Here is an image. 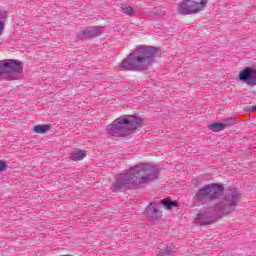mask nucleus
<instances>
[{"instance_id":"nucleus-18","label":"nucleus","mask_w":256,"mask_h":256,"mask_svg":"<svg viewBox=\"0 0 256 256\" xmlns=\"http://www.w3.org/2000/svg\"><path fill=\"white\" fill-rule=\"evenodd\" d=\"M237 123V119L235 117H229L224 120L223 125H227V127H231Z\"/></svg>"},{"instance_id":"nucleus-5","label":"nucleus","mask_w":256,"mask_h":256,"mask_svg":"<svg viewBox=\"0 0 256 256\" xmlns=\"http://www.w3.org/2000/svg\"><path fill=\"white\" fill-rule=\"evenodd\" d=\"M239 199H241V193L239 190L235 187L229 188L225 193L223 201L214 206L216 215H227L229 213H233L235 211V207H237V203H239Z\"/></svg>"},{"instance_id":"nucleus-7","label":"nucleus","mask_w":256,"mask_h":256,"mask_svg":"<svg viewBox=\"0 0 256 256\" xmlns=\"http://www.w3.org/2000/svg\"><path fill=\"white\" fill-rule=\"evenodd\" d=\"M207 0H183L177 7L179 15H196L207 7Z\"/></svg>"},{"instance_id":"nucleus-3","label":"nucleus","mask_w":256,"mask_h":256,"mask_svg":"<svg viewBox=\"0 0 256 256\" xmlns=\"http://www.w3.org/2000/svg\"><path fill=\"white\" fill-rule=\"evenodd\" d=\"M143 119L137 115H123L116 118L106 128V133L110 137H127L129 132L141 127Z\"/></svg>"},{"instance_id":"nucleus-11","label":"nucleus","mask_w":256,"mask_h":256,"mask_svg":"<svg viewBox=\"0 0 256 256\" xmlns=\"http://www.w3.org/2000/svg\"><path fill=\"white\" fill-rule=\"evenodd\" d=\"M87 157V151L85 150H76L69 155L70 161H81Z\"/></svg>"},{"instance_id":"nucleus-12","label":"nucleus","mask_w":256,"mask_h":256,"mask_svg":"<svg viewBox=\"0 0 256 256\" xmlns=\"http://www.w3.org/2000/svg\"><path fill=\"white\" fill-rule=\"evenodd\" d=\"M208 129H210V131H213V133H219V131H224V129H227V124H223L221 122H214L208 125Z\"/></svg>"},{"instance_id":"nucleus-16","label":"nucleus","mask_w":256,"mask_h":256,"mask_svg":"<svg viewBox=\"0 0 256 256\" xmlns=\"http://www.w3.org/2000/svg\"><path fill=\"white\" fill-rule=\"evenodd\" d=\"M121 9L125 15H128V17H133V15H135V9L131 6L122 5Z\"/></svg>"},{"instance_id":"nucleus-20","label":"nucleus","mask_w":256,"mask_h":256,"mask_svg":"<svg viewBox=\"0 0 256 256\" xmlns=\"http://www.w3.org/2000/svg\"><path fill=\"white\" fill-rule=\"evenodd\" d=\"M248 111H256V106H248Z\"/></svg>"},{"instance_id":"nucleus-2","label":"nucleus","mask_w":256,"mask_h":256,"mask_svg":"<svg viewBox=\"0 0 256 256\" xmlns=\"http://www.w3.org/2000/svg\"><path fill=\"white\" fill-rule=\"evenodd\" d=\"M159 55L155 46L139 45L125 58L119 66L120 71H147Z\"/></svg>"},{"instance_id":"nucleus-8","label":"nucleus","mask_w":256,"mask_h":256,"mask_svg":"<svg viewBox=\"0 0 256 256\" xmlns=\"http://www.w3.org/2000/svg\"><path fill=\"white\" fill-rule=\"evenodd\" d=\"M161 204L157 202H150L146 208V218L153 221H159L163 217V212L159 210Z\"/></svg>"},{"instance_id":"nucleus-10","label":"nucleus","mask_w":256,"mask_h":256,"mask_svg":"<svg viewBox=\"0 0 256 256\" xmlns=\"http://www.w3.org/2000/svg\"><path fill=\"white\" fill-rule=\"evenodd\" d=\"M214 221L215 216L211 215L209 212L199 213L195 219L196 225H211Z\"/></svg>"},{"instance_id":"nucleus-13","label":"nucleus","mask_w":256,"mask_h":256,"mask_svg":"<svg viewBox=\"0 0 256 256\" xmlns=\"http://www.w3.org/2000/svg\"><path fill=\"white\" fill-rule=\"evenodd\" d=\"M175 251H176L175 246L171 245V246H167L163 250H160L158 252V255H160V256H171L175 253Z\"/></svg>"},{"instance_id":"nucleus-14","label":"nucleus","mask_w":256,"mask_h":256,"mask_svg":"<svg viewBox=\"0 0 256 256\" xmlns=\"http://www.w3.org/2000/svg\"><path fill=\"white\" fill-rule=\"evenodd\" d=\"M49 129H51V126L48 125V124H44V125H36V126H34L33 131H35L38 134L43 135V134L47 133V131H49Z\"/></svg>"},{"instance_id":"nucleus-19","label":"nucleus","mask_w":256,"mask_h":256,"mask_svg":"<svg viewBox=\"0 0 256 256\" xmlns=\"http://www.w3.org/2000/svg\"><path fill=\"white\" fill-rule=\"evenodd\" d=\"M3 171H7V164L0 160V173H3Z\"/></svg>"},{"instance_id":"nucleus-9","label":"nucleus","mask_w":256,"mask_h":256,"mask_svg":"<svg viewBox=\"0 0 256 256\" xmlns=\"http://www.w3.org/2000/svg\"><path fill=\"white\" fill-rule=\"evenodd\" d=\"M102 33H103V27L94 26V27H90V28L81 30L77 34V38L78 39H93V37H99V35H101Z\"/></svg>"},{"instance_id":"nucleus-17","label":"nucleus","mask_w":256,"mask_h":256,"mask_svg":"<svg viewBox=\"0 0 256 256\" xmlns=\"http://www.w3.org/2000/svg\"><path fill=\"white\" fill-rule=\"evenodd\" d=\"M161 205H163L165 207V209L171 210V209H173V207H175L177 205V203L173 202V201H169L167 199H163V200H161Z\"/></svg>"},{"instance_id":"nucleus-15","label":"nucleus","mask_w":256,"mask_h":256,"mask_svg":"<svg viewBox=\"0 0 256 256\" xmlns=\"http://www.w3.org/2000/svg\"><path fill=\"white\" fill-rule=\"evenodd\" d=\"M5 21H7V12L0 11V35H3V28L5 27Z\"/></svg>"},{"instance_id":"nucleus-1","label":"nucleus","mask_w":256,"mask_h":256,"mask_svg":"<svg viewBox=\"0 0 256 256\" xmlns=\"http://www.w3.org/2000/svg\"><path fill=\"white\" fill-rule=\"evenodd\" d=\"M161 170L159 167L150 163H140L125 173L119 174L112 184V191H121V189H141L153 181L159 179Z\"/></svg>"},{"instance_id":"nucleus-4","label":"nucleus","mask_w":256,"mask_h":256,"mask_svg":"<svg viewBox=\"0 0 256 256\" xmlns=\"http://www.w3.org/2000/svg\"><path fill=\"white\" fill-rule=\"evenodd\" d=\"M224 191L225 187L223 184L211 183L204 185L195 193L194 203L197 205H207V203H211L212 201H215V199H219L221 195H223Z\"/></svg>"},{"instance_id":"nucleus-21","label":"nucleus","mask_w":256,"mask_h":256,"mask_svg":"<svg viewBox=\"0 0 256 256\" xmlns=\"http://www.w3.org/2000/svg\"><path fill=\"white\" fill-rule=\"evenodd\" d=\"M155 15H159L160 17H163V14L159 13V10L155 12Z\"/></svg>"},{"instance_id":"nucleus-6","label":"nucleus","mask_w":256,"mask_h":256,"mask_svg":"<svg viewBox=\"0 0 256 256\" xmlns=\"http://www.w3.org/2000/svg\"><path fill=\"white\" fill-rule=\"evenodd\" d=\"M23 73V63L19 60L4 59L0 61V79L15 81Z\"/></svg>"}]
</instances>
